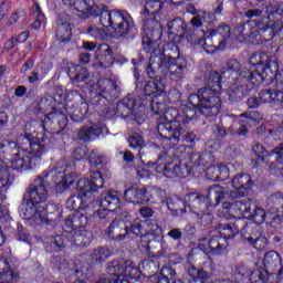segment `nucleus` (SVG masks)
<instances>
[{"instance_id":"19","label":"nucleus","mask_w":283,"mask_h":283,"mask_svg":"<svg viewBox=\"0 0 283 283\" xmlns=\"http://www.w3.org/2000/svg\"><path fill=\"white\" fill-rule=\"evenodd\" d=\"M197 248L203 253L221 255V253H224V251H227V241L222 238L221 234H214L210 238H201Z\"/></svg>"},{"instance_id":"26","label":"nucleus","mask_w":283,"mask_h":283,"mask_svg":"<svg viewBox=\"0 0 283 283\" xmlns=\"http://www.w3.org/2000/svg\"><path fill=\"white\" fill-rule=\"evenodd\" d=\"M263 266L266 276L272 275L273 272L281 268L279 271V277L283 279L282 256H280L277 251L270 250L264 254Z\"/></svg>"},{"instance_id":"34","label":"nucleus","mask_w":283,"mask_h":283,"mask_svg":"<svg viewBox=\"0 0 283 283\" xmlns=\"http://www.w3.org/2000/svg\"><path fill=\"white\" fill-rule=\"evenodd\" d=\"M127 143L130 149L138 150L139 160H143V156L149 154V146L145 144V137H143V135L135 133L127 138Z\"/></svg>"},{"instance_id":"57","label":"nucleus","mask_w":283,"mask_h":283,"mask_svg":"<svg viewBox=\"0 0 283 283\" xmlns=\"http://www.w3.org/2000/svg\"><path fill=\"white\" fill-rule=\"evenodd\" d=\"M261 103H277V91L273 88L263 90L259 93Z\"/></svg>"},{"instance_id":"21","label":"nucleus","mask_w":283,"mask_h":283,"mask_svg":"<svg viewBox=\"0 0 283 283\" xmlns=\"http://www.w3.org/2000/svg\"><path fill=\"white\" fill-rule=\"evenodd\" d=\"M185 203L196 216L207 213V211H209V205L210 207H213V205H211V201H209V197L206 198L203 195L198 192H189L188 195H186Z\"/></svg>"},{"instance_id":"40","label":"nucleus","mask_w":283,"mask_h":283,"mask_svg":"<svg viewBox=\"0 0 283 283\" xmlns=\"http://www.w3.org/2000/svg\"><path fill=\"white\" fill-rule=\"evenodd\" d=\"M191 174V166L187 163L172 164L166 172V178H187Z\"/></svg>"},{"instance_id":"14","label":"nucleus","mask_w":283,"mask_h":283,"mask_svg":"<svg viewBox=\"0 0 283 283\" xmlns=\"http://www.w3.org/2000/svg\"><path fill=\"white\" fill-rule=\"evenodd\" d=\"M132 220L129 212H122L115 216L109 226L104 231V237L109 242H124L127 240V222Z\"/></svg>"},{"instance_id":"4","label":"nucleus","mask_w":283,"mask_h":283,"mask_svg":"<svg viewBox=\"0 0 283 283\" xmlns=\"http://www.w3.org/2000/svg\"><path fill=\"white\" fill-rule=\"evenodd\" d=\"M66 171L65 165L57 163L49 171L42 172V176H38L33 180V184L28 187L24 202H28V205L45 202L50 196V191L54 189V185L70 178V175L65 174Z\"/></svg>"},{"instance_id":"23","label":"nucleus","mask_w":283,"mask_h":283,"mask_svg":"<svg viewBox=\"0 0 283 283\" xmlns=\"http://www.w3.org/2000/svg\"><path fill=\"white\" fill-rule=\"evenodd\" d=\"M66 97L80 101V105L70 113V116L73 123H83L90 114V104L83 99V95L78 91H69Z\"/></svg>"},{"instance_id":"15","label":"nucleus","mask_w":283,"mask_h":283,"mask_svg":"<svg viewBox=\"0 0 283 283\" xmlns=\"http://www.w3.org/2000/svg\"><path fill=\"white\" fill-rule=\"evenodd\" d=\"M118 18L112 32L117 39H134L138 31L136 30V24L132 15L127 11L120 10Z\"/></svg>"},{"instance_id":"22","label":"nucleus","mask_w":283,"mask_h":283,"mask_svg":"<svg viewBox=\"0 0 283 283\" xmlns=\"http://www.w3.org/2000/svg\"><path fill=\"white\" fill-rule=\"evenodd\" d=\"M222 74L223 78H230L232 82L240 81L241 78L251 81V71H249L247 66H242L238 60L228 61Z\"/></svg>"},{"instance_id":"49","label":"nucleus","mask_w":283,"mask_h":283,"mask_svg":"<svg viewBox=\"0 0 283 283\" xmlns=\"http://www.w3.org/2000/svg\"><path fill=\"white\" fill-rule=\"evenodd\" d=\"M201 114L202 116H205V113H201L200 112V105H199V102H193L191 99V95H190V98H189V104L186 105L184 108H182V113L185 115V118L187 120H193V118H196L197 114Z\"/></svg>"},{"instance_id":"42","label":"nucleus","mask_w":283,"mask_h":283,"mask_svg":"<svg viewBox=\"0 0 283 283\" xmlns=\"http://www.w3.org/2000/svg\"><path fill=\"white\" fill-rule=\"evenodd\" d=\"M166 205L172 216L180 217V216H185V213H187V208H186L187 203L178 197L167 198Z\"/></svg>"},{"instance_id":"52","label":"nucleus","mask_w":283,"mask_h":283,"mask_svg":"<svg viewBox=\"0 0 283 283\" xmlns=\"http://www.w3.org/2000/svg\"><path fill=\"white\" fill-rule=\"evenodd\" d=\"M86 159L90 163L91 167L107 165V156L101 155L96 149L88 150Z\"/></svg>"},{"instance_id":"41","label":"nucleus","mask_w":283,"mask_h":283,"mask_svg":"<svg viewBox=\"0 0 283 283\" xmlns=\"http://www.w3.org/2000/svg\"><path fill=\"white\" fill-rule=\"evenodd\" d=\"M101 207L104 209H118L120 207V197L117 192H103L99 200Z\"/></svg>"},{"instance_id":"13","label":"nucleus","mask_w":283,"mask_h":283,"mask_svg":"<svg viewBox=\"0 0 283 283\" xmlns=\"http://www.w3.org/2000/svg\"><path fill=\"white\" fill-rule=\"evenodd\" d=\"M106 272L113 280L129 282L127 277L135 280L140 275V270L129 259H117L107 263Z\"/></svg>"},{"instance_id":"43","label":"nucleus","mask_w":283,"mask_h":283,"mask_svg":"<svg viewBox=\"0 0 283 283\" xmlns=\"http://www.w3.org/2000/svg\"><path fill=\"white\" fill-rule=\"evenodd\" d=\"M156 165L157 166L155 168V171H157V174H163L164 176H167V171H169L170 167L174 165V161L171 160V156H169V153L161 151L158 155Z\"/></svg>"},{"instance_id":"55","label":"nucleus","mask_w":283,"mask_h":283,"mask_svg":"<svg viewBox=\"0 0 283 283\" xmlns=\"http://www.w3.org/2000/svg\"><path fill=\"white\" fill-rule=\"evenodd\" d=\"M72 185H74V174H70V177H66L62 181H57L53 186V189H55L56 193H65Z\"/></svg>"},{"instance_id":"33","label":"nucleus","mask_w":283,"mask_h":283,"mask_svg":"<svg viewBox=\"0 0 283 283\" xmlns=\"http://www.w3.org/2000/svg\"><path fill=\"white\" fill-rule=\"evenodd\" d=\"M118 14H120V9L109 11L107 6L103 4L102 12L99 14V23L103 25V28H107V30L112 31L114 30L116 21L119 19Z\"/></svg>"},{"instance_id":"29","label":"nucleus","mask_w":283,"mask_h":283,"mask_svg":"<svg viewBox=\"0 0 283 283\" xmlns=\"http://www.w3.org/2000/svg\"><path fill=\"white\" fill-rule=\"evenodd\" d=\"M242 227H244V220L237 219L234 222L219 223L217 229L219 230V235L227 242V240H233L235 235H239Z\"/></svg>"},{"instance_id":"59","label":"nucleus","mask_w":283,"mask_h":283,"mask_svg":"<svg viewBox=\"0 0 283 283\" xmlns=\"http://www.w3.org/2000/svg\"><path fill=\"white\" fill-rule=\"evenodd\" d=\"M250 22H247L244 24H239L237 27L238 32L241 34V36H244V39H249L251 43L254 41L255 36V30H251V25H249Z\"/></svg>"},{"instance_id":"1","label":"nucleus","mask_w":283,"mask_h":283,"mask_svg":"<svg viewBox=\"0 0 283 283\" xmlns=\"http://www.w3.org/2000/svg\"><path fill=\"white\" fill-rule=\"evenodd\" d=\"M143 32V50L150 54L145 66V74H148L150 78H160L167 74L180 78L182 70H187V61L180 57V49L176 43H168L165 50L158 46L163 39L160 15H148L144 19Z\"/></svg>"},{"instance_id":"31","label":"nucleus","mask_w":283,"mask_h":283,"mask_svg":"<svg viewBox=\"0 0 283 283\" xmlns=\"http://www.w3.org/2000/svg\"><path fill=\"white\" fill-rule=\"evenodd\" d=\"M66 74L72 83H84V81L90 78V71L87 67L74 63L67 64Z\"/></svg>"},{"instance_id":"37","label":"nucleus","mask_w":283,"mask_h":283,"mask_svg":"<svg viewBox=\"0 0 283 283\" xmlns=\"http://www.w3.org/2000/svg\"><path fill=\"white\" fill-rule=\"evenodd\" d=\"M23 147L17 145L14 142L4 140L0 144V160H8L13 158Z\"/></svg>"},{"instance_id":"50","label":"nucleus","mask_w":283,"mask_h":283,"mask_svg":"<svg viewBox=\"0 0 283 283\" xmlns=\"http://www.w3.org/2000/svg\"><path fill=\"white\" fill-rule=\"evenodd\" d=\"M176 275V270L170 266H165L157 277V283H178Z\"/></svg>"},{"instance_id":"30","label":"nucleus","mask_w":283,"mask_h":283,"mask_svg":"<svg viewBox=\"0 0 283 283\" xmlns=\"http://www.w3.org/2000/svg\"><path fill=\"white\" fill-rule=\"evenodd\" d=\"M255 28L254 40H252L254 45H260L262 43H269V41H273L275 34L273 33L271 27L268 24L266 20L258 21V27Z\"/></svg>"},{"instance_id":"58","label":"nucleus","mask_w":283,"mask_h":283,"mask_svg":"<svg viewBox=\"0 0 283 283\" xmlns=\"http://www.w3.org/2000/svg\"><path fill=\"white\" fill-rule=\"evenodd\" d=\"M268 217L269 213H266L264 209L256 206V209H254V212L252 213L250 220H253L252 223L260 227V224H264V222H266Z\"/></svg>"},{"instance_id":"18","label":"nucleus","mask_w":283,"mask_h":283,"mask_svg":"<svg viewBox=\"0 0 283 283\" xmlns=\"http://www.w3.org/2000/svg\"><path fill=\"white\" fill-rule=\"evenodd\" d=\"M42 202L28 203L25 201V195L22 199V209H24V216L27 218H32L36 222V224H52L54 219H50L48 217V209H45V205H41Z\"/></svg>"},{"instance_id":"10","label":"nucleus","mask_w":283,"mask_h":283,"mask_svg":"<svg viewBox=\"0 0 283 283\" xmlns=\"http://www.w3.org/2000/svg\"><path fill=\"white\" fill-rule=\"evenodd\" d=\"M96 95L93 103L99 107L104 114H109V103L120 97V82L118 80L102 78L97 81Z\"/></svg>"},{"instance_id":"2","label":"nucleus","mask_w":283,"mask_h":283,"mask_svg":"<svg viewBox=\"0 0 283 283\" xmlns=\"http://www.w3.org/2000/svg\"><path fill=\"white\" fill-rule=\"evenodd\" d=\"M222 78H224L222 73L211 71L206 77L207 86L191 95L192 103L199 102L200 113L211 120L222 109V98L220 97L222 94Z\"/></svg>"},{"instance_id":"27","label":"nucleus","mask_w":283,"mask_h":283,"mask_svg":"<svg viewBox=\"0 0 283 283\" xmlns=\"http://www.w3.org/2000/svg\"><path fill=\"white\" fill-rule=\"evenodd\" d=\"M14 182V178L10 175L8 168L0 164V222H3L4 218L8 216V210L1 206L3 202V191H8L12 184Z\"/></svg>"},{"instance_id":"3","label":"nucleus","mask_w":283,"mask_h":283,"mask_svg":"<svg viewBox=\"0 0 283 283\" xmlns=\"http://www.w3.org/2000/svg\"><path fill=\"white\" fill-rule=\"evenodd\" d=\"M185 39L191 45H201L207 54H213L227 48L229 39H231V25L226 22L208 29L203 32L202 38L198 34V30L186 28L184 34Z\"/></svg>"},{"instance_id":"38","label":"nucleus","mask_w":283,"mask_h":283,"mask_svg":"<svg viewBox=\"0 0 283 283\" xmlns=\"http://www.w3.org/2000/svg\"><path fill=\"white\" fill-rule=\"evenodd\" d=\"M67 247V237L63 234H57L49 239L45 251L46 253H59Z\"/></svg>"},{"instance_id":"39","label":"nucleus","mask_w":283,"mask_h":283,"mask_svg":"<svg viewBox=\"0 0 283 283\" xmlns=\"http://www.w3.org/2000/svg\"><path fill=\"white\" fill-rule=\"evenodd\" d=\"M55 36L60 43H70L72 40V27L67 21L59 20Z\"/></svg>"},{"instance_id":"53","label":"nucleus","mask_w":283,"mask_h":283,"mask_svg":"<svg viewBox=\"0 0 283 283\" xmlns=\"http://www.w3.org/2000/svg\"><path fill=\"white\" fill-rule=\"evenodd\" d=\"M126 232L132 240L136 238H145V232L143 231V223L140 222H133L130 226H127L126 223Z\"/></svg>"},{"instance_id":"16","label":"nucleus","mask_w":283,"mask_h":283,"mask_svg":"<svg viewBox=\"0 0 283 283\" xmlns=\"http://www.w3.org/2000/svg\"><path fill=\"white\" fill-rule=\"evenodd\" d=\"M234 85L228 91V101L230 105L242 103L249 94L255 90L254 82L241 77L239 81L232 82Z\"/></svg>"},{"instance_id":"47","label":"nucleus","mask_w":283,"mask_h":283,"mask_svg":"<svg viewBox=\"0 0 283 283\" xmlns=\"http://www.w3.org/2000/svg\"><path fill=\"white\" fill-rule=\"evenodd\" d=\"M167 0H148L145 4L144 12L150 17H160V11L165 8Z\"/></svg>"},{"instance_id":"36","label":"nucleus","mask_w":283,"mask_h":283,"mask_svg":"<svg viewBox=\"0 0 283 283\" xmlns=\"http://www.w3.org/2000/svg\"><path fill=\"white\" fill-rule=\"evenodd\" d=\"M240 233L243 239V242H248V244H250L251 242H253L254 238H258V235H260V233L262 232L258 223H245L243 221V226L240 229Z\"/></svg>"},{"instance_id":"8","label":"nucleus","mask_w":283,"mask_h":283,"mask_svg":"<svg viewBox=\"0 0 283 283\" xmlns=\"http://www.w3.org/2000/svg\"><path fill=\"white\" fill-rule=\"evenodd\" d=\"M76 189L82 195H72L66 200V209H71L72 211L85 210L90 207L87 197L85 196H87V193H95L98 189H103V176L98 171L92 172L90 179L82 178L77 181Z\"/></svg>"},{"instance_id":"17","label":"nucleus","mask_w":283,"mask_h":283,"mask_svg":"<svg viewBox=\"0 0 283 283\" xmlns=\"http://www.w3.org/2000/svg\"><path fill=\"white\" fill-rule=\"evenodd\" d=\"M109 250L107 248L99 247L95 249L86 259V263L82 266L81 273L85 275L87 280L94 275V269L101 266L105 260L109 259Z\"/></svg>"},{"instance_id":"60","label":"nucleus","mask_w":283,"mask_h":283,"mask_svg":"<svg viewBox=\"0 0 283 283\" xmlns=\"http://www.w3.org/2000/svg\"><path fill=\"white\" fill-rule=\"evenodd\" d=\"M52 263L61 273H65L70 269V261L65 256H54Z\"/></svg>"},{"instance_id":"44","label":"nucleus","mask_w":283,"mask_h":283,"mask_svg":"<svg viewBox=\"0 0 283 283\" xmlns=\"http://www.w3.org/2000/svg\"><path fill=\"white\" fill-rule=\"evenodd\" d=\"M93 235L92 232L90 231H77L74 232L71 235V242L74 244V247H80V249H83V247H90L92 243Z\"/></svg>"},{"instance_id":"20","label":"nucleus","mask_w":283,"mask_h":283,"mask_svg":"<svg viewBox=\"0 0 283 283\" xmlns=\"http://www.w3.org/2000/svg\"><path fill=\"white\" fill-rule=\"evenodd\" d=\"M143 101L139 97H134L132 95H127L122 101L117 102L115 107V114L116 116H119L122 118H129L134 112H136L137 107H147V103L140 102Z\"/></svg>"},{"instance_id":"61","label":"nucleus","mask_w":283,"mask_h":283,"mask_svg":"<svg viewBox=\"0 0 283 283\" xmlns=\"http://www.w3.org/2000/svg\"><path fill=\"white\" fill-rule=\"evenodd\" d=\"M212 134L217 140L222 142L229 135V129L222 124H216L212 128Z\"/></svg>"},{"instance_id":"63","label":"nucleus","mask_w":283,"mask_h":283,"mask_svg":"<svg viewBox=\"0 0 283 283\" xmlns=\"http://www.w3.org/2000/svg\"><path fill=\"white\" fill-rule=\"evenodd\" d=\"M86 34H90L91 36H93V39H99L103 40L105 39V36H107V33L105 32L104 29H101L98 27H88L86 29Z\"/></svg>"},{"instance_id":"35","label":"nucleus","mask_w":283,"mask_h":283,"mask_svg":"<svg viewBox=\"0 0 283 283\" xmlns=\"http://www.w3.org/2000/svg\"><path fill=\"white\" fill-rule=\"evenodd\" d=\"M64 227L69 231L84 229V227H87V217L81 212L72 213L64 220Z\"/></svg>"},{"instance_id":"11","label":"nucleus","mask_w":283,"mask_h":283,"mask_svg":"<svg viewBox=\"0 0 283 283\" xmlns=\"http://www.w3.org/2000/svg\"><path fill=\"white\" fill-rule=\"evenodd\" d=\"M157 134L161 138V142L168 149H171L180 143V136H182V125L178 120V116L174 119H169V113H166L157 125Z\"/></svg>"},{"instance_id":"46","label":"nucleus","mask_w":283,"mask_h":283,"mask_svg":"<svg viewBox=\"0 0 283 283\" xmlns=\"http://www.w3.org/2000/svg\"><path fill=\"white\" fill-rule=\"evenodd\" d=\"M190 163L193 167H207L213 163V155L211 153H191Z\"/></svg>"},{"instance_id":"7","label":"nucleus","mask_w":283,"mask_h":283,"mask_svg":"<svg viewBox=\"0 0 283 283\" xmlns=\"http://www.w3.org/2000/svg\"><path fill=\"white\" fill-rule=\"evenodd\" d=\"M23 140L24 145H29V148L19 150L10 161L12 171H17V174L34 169L41 163V155L45 154V146L39 140H30V137Z\"/></svg>"},{"instance_id":"54","label":"nucleus","mask_w":283,"mask_h":283,"mask_svg":"<svg viewBox=\"0 0 283 283\" xmlns=\"http://www.w3.org/2000/svg\"><path fill=\"white\" fill-rule=\"evenodd\" d=\"M247 19H250L248 22L253 23L254 28L258 27V21H266L268 15H264L260 9H249L245 11Z\"/></svg>"},{"instance_id":"28","label":"nucleus","mask_w":283,"mask_h":283,"mask_svg":"<svg viewBox=\"0 0 283 283\" xmlns=\"http://www.w3.org/2000/svg\"><path fill=\"white\" fill-rule=\"evenodd\" d=\"M67 115L63 111L53 107L51 112L44 115V119L42 123H45L46 125H52L56 123L60 127V130L55 132V134L59 136L60 134H63V132H65V127H67Z\"/></svg>"},{"instance_id":"48","label":"nucleus","mask_w":283,"mask_h":283,"mask_svg":"<svg viewBox=\"0 0 283 283\" xmlns=\"http://www.w3.org/2000/svg\"><path fill=\"white\" fill-rule=\"evenodd\" d=\"M167 28H168V32H170V34H180V36H182V34H185V31L187 30V23L185 22V20L180 17H177L170 21H168L167 23Z\"/></svg>"},{"instance_id":"32","label":"nucleus","mask_w":283,"mask_h":283,"mask_svg":"<svg viewBox=\"0 0 283 283\" xmlns=\"http://www.w3.org/2000/svg\"><path fill=\"white\" fill-rule=\"evenodd\" d=\"M105 127L94 124L91 127L90 126H82L77 132V138L78 140H83V143H90L94 140V138H98V136H102Z\"/></svg>"},{"instance_id":"45","label":"nucleus","mask_w":283,"mask_h":283,"mask_svg":"<svg viewBox=\"0 0 283 283\" xmlns=\"http://www.w3.org/2000/svg\"><path fill=\"white\" fill-rule=\"evenodd\" d=\"M188 275H190L192 280L189 283H196V282L207 283L209 282V280H211V272H207V270L202 268H196L193 265H191L188 269Z\"/></svg>"},{"instance_id":"62","label":"nucleus","mask_w":283,"mask_h":283,"mask_svg":"<svg viewBox=\"0 0 283 283\" xmlns=\"http://www.w3.org/2000/svg\"><path fill=\"white\" fill-rule=\"evenodd\" d=\"M15 238L20 242H30V231L23 224L18 223Z\"/></svg>"},{"instance_id":"6","label":"nucleus","mask_w":283,"mask_h":283,"mask_svg":"<svg viewBox=\"0 0 283 283\" xmlns=\"http://www.w3.org/2000/svg\"><path fill=\"white\" fill-rule=\"evenodd\" d=\"M250 63L255 67L251 72L250 81L258 87L261 83H273L276 81L280 70L277 55H269L264 51H258L251 54Z\"/></svg>"},{"instance_id":"25","label":"nucleus","mask_w":283,"mask_h":283,"mask_svg":"<svg viewBox=\"0 0 283 283\" xmlns=\"http://www.w3.org/2000/svg\"><path fill=\"white\" fill-rule=\"evenodd\" d=\"M94 59L97 62V67L101 70H107L114 65V49L109 44H99L94 53Z\"/></svg>"},{"instance_id":"64","label":"nucleus","mask_w":283,"mask_h":283,"mask_svg":"<svg viewBox=\"0 0 283 283\" xmlns=\"http://www.w3.org/2000/svg\"><path fill=\"white\" fill-rule=\"evenodd\" d=\"M269 202L273 205L274 209H283V195L282 192H276L270 196Z\"/></svg>"},{"instance_id":"56","label":"nucleus","mask_w":283,"mask_h":283,"mask_svg":"<svg viewBox=\"0 0 283 283\" xmlns=\"http://www.w3.org/2000/svg\"><path fill=\"white\" fill-rule=\"evenodd\" d=\"M231 6H233V0H217L213 4V12L218 17H222L224 12H229Z\"/></svg>"},{"instance_id":"24","label":"nucleus","mask_w":283,"mask_h":283,"mask_svg":"<svg viewBox=\"0 0 283 283\" xmlns=\"http://www.w3.org/2000/svg\"><path fill=\"white\" fill-rule=\"evenodd\" d=\"M3 244H6V237L0 227V247H3ZM19 273L10 269L8 259L0 256V283H17L19 282Z\"/></svg>"},{"instance_id":"5","label":"nucleus","mask_w":283,"mask_h":283,"mask_svg":"<svg viewBox=\"0 0 283 283\" xmlns=\"http://www.w3.org/2000/svg\"><path fill=\"white\" fill-rule=\"evenodd\" d=\"M231 185L235 190L229 191V187L221 185L210 186L208 188V200L210 205L218 207L224 198H228V200L244 198V196H247V191H251V189H253L254 181L248 174H239L234 176Z\"/></svg>"},{"instance_id":"51","label":"nucleus","mask_w":283,"mask_h":283,"mask_svg":"<svg viewBox=\"0 0 283 283\" xmlns=\"http://www.w3.org/2000/svg\"><path fill=\"white\" fill-rule=\"evenodd\" d=\"M252 154L256 160L255 165H258V163H264V160H266V158H269V156H271L269 150H266V148H264V146L258 142H255L252 145Z\"/></svg>"},{"instance_id":"12","label":"nucleus","mask_w":283,"mask_h":283,"mask_svg":"<svg viewBox=\"0 0 283 283\" xmlns=\"http://www.w3.org/2000/svg\"><path fill=\"white\" fill-rule=\"evenodd\" d=\"M124 198L133 205H147V202H165L167 192L163 189L153 190V193L147 188H138L133 185L124 191Z\"/></svg>"},{"instance_id":"9","label":"nucleus","mask_w":283,"mask_h":283,"mask_svg":"<svg viewBox=\"0 0 283 283\" xmlns=\"http://www.w3.org/2000/svg\"><path fill=\"white\" fill-rule=\"evenodd\" d=\"M134 76H135L136 90L143 91L142 97L137 96V98H140L142 102H145L151 98H157L158 96H163V94H165V85H163V83H158V81H163V78H171V81H180L182 76H185V69H182V73L180 77L171 76V74L161 75L160 77H150L148 75V78L150 80L147 81L145 80V77L142 76L140 70L136 67L134 71Z\"/></svg>"}]
</instances>
